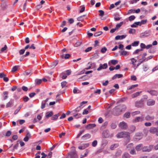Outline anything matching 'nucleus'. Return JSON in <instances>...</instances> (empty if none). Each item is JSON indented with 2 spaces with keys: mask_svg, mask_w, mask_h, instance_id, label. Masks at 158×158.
<instances>
[{
  "mask_svg": "<svg viewBox=\"0 0 158 158\" xmlns=\"http://www.w3.org/2000/svg\"><path fill=\"white\" fill-rule=\"evenodd\" d=\"M143 147V145L142 144H139L136 146L135 148L136 151H139L142 150Z\"/></svg>",
  "mask_w": 158,
  "mask_h": 158,
  "instance_id": "15",
  "label": "nucleus"
},
{
  "mask_svg": "<svg viewBox=\"0 0 158 158\" xmlns=\"http://www.w3.org/2000/svg\"><path fill=\"white\" fill-rule=\"evenodd\" d=\"M143 135L142 134L138 133L135 134L134 137V140L135 141H138L142 139Z\"/></svg>",
  "mask_w": 158,
  "mask_h": 158,
  "instance_id": "5",
  "label": "nucleus"
},
{
  "mask_svg": "<svg viewBox=\"0 0 158 158\" xmlns=\"http://www.w3.org/2000/svg\"><path fill=\"white\" fill-rule=\"evenodd\" d=\"M118 146V144H114L113 145H112L110 147V148L111 150H113L115 148H117Z\"/></svg>",
  "mask_w": 158,
  "mask_h": 158,
  "instance_id": "30",
  "label": "nucleus"
},
{
  "mask_svg": "<svg viewBox=\"0 0 158 158\" xmlns=\"http://www.w3.org/2000/svg\"><path fill=\"white\" fill-rule=\"evenodd\" d=\"M19 145V141L17 142L16 143L14 146L13 149L11 150V152H14L15 150L17 149Z\"/></svg>",
  "mask_w": 158,
  "mask_h": 158,
  "instance_id": "26",
  "label": "nucleus"
},
{
  "mask_svg": "<svg viewBox=\"0 0 158 158\" xmlns=\"http://www.w3.org/2000/svg\"><path fill=\"white\" fill-rule=\"evenodd\" d=\"M8 92L7 91H5L3 93V96L4 100H6L8 97Z\"/></svg>",
  "mask_w": 158,
  "mask_h": 158,
  "instance_id": "25",
  "label": "nucleus"
},
{
  "mask_svg": "<svg viewBox=\"0 0 158 158\" xmlns=\"http://www.w3.org/2000/svg\"><path fill=\"white\" fill-rule=\"evenodd\" d=\"M116 136L118 138H126L127 143H129L130 140V135L127 132L123 131L119 132L116 135Z\"/></svg>",
  "mask_w": 158,
  "mask_h": 158,
  "instance_id": "1",
  "label": "nucleus"
},
{
  "mask_svg": "<svg viewBox=\"0 0 158 158\" xmlns=\"http://www.w3.org/2000/svg\"><path fill=\"white\" fill-rule=\"evenodd\" d=\"M135 16L134 15H131L129 17V20L130 21L134 20L135 19Z\"/></svg>",
  "mask_w": 158,
  "mask_h": 158,
  "instance_id": "49",
  "label": "nucleus"
},
{
  "mask_svg": "<svg viewBox=\"0 0 158 158\" xmlns=\"http://www.w3.org/2000/svg\"><path fill=\"white\" fill-rule=\"evenodd\" d=\"M42 82V80L41 79H36L35 80V82L36 85H40L41 83Z\"/></svg>",
  "mask_w": 158,
  "mask_h": 158,
  "instance_id": "29",
  "label": "nucleus"
},
{
  "mask_svg": "<svg viewBox=\"0 0 158 158\" xmlns=\"http://www.w3.org/2000/svg\"><path fill=\"white\" fill-rule=\"evenodd\" d=\"M147 19L144 20H142L140 22V26H141L142 24H145L147 23Z\"/></svg>",
  "mask_w": 158,
  "mask_h": 158,
  "instance_id": "51",
  "label": "nucleus"
},
{
  "mask_svg": "<svg viewBox=\"0 0 158 158\" xmlns=\"http://www.w3.org/2000/svg\"><path fill=\"white\" fill-rule=\"evenodd\" d=\"M31 134L29 132H28L26 135L25 137L24 138L23 140L25 142L28 141L29 139L31 137Z\"/></svg>",
  "mask_w": 158,
  "mask_h": 158,
  "instance_id": "16",
  "label": "nucleus"
},
{
  "mask_svg": "<svg viewBox=\"0 0 158 158\" xmlns=\"http://www.w3.org/2000/svg\"><path fill=\"white\" fill-rule=\"evenodd\" d=\"M102 33V31H98V32H97L95 33L94 34V35L95 37H97V36H98L100 35Z\"/></svg>",
  "mask_w": 158,
  "mask_h": 158,
  "instance_id": "37",
  "label": "nucleus"
},
{
  "mask_svg": "<svg viewBox=\"0 0 158 158\" xmlns=\"http://www.w3.org/2000/svg\"><path fill=\"white\" fill-rule=\"evenodd\" d=\"M157 127H151L149 129V131L150 133L154 134L156 133Z\"/></svg>",
  "mask_w": 158,
  "mask_h": 158,
  "instance_id": "18",
  "label": "nucleus"
},
{
  "mask_svg": "<svg viewBox=\"0 0 158 158\" xmlns=\"http://www.w3.org/2000/svg\"><path fill=\"white\" fill-rule=\"evenodd\" d=\"M143 102V99H141L140 101H136L135 103V106L138 108L143 107L144 106Z\"/></svg>",
  "mask_w": 158,
  "mask_h": 158,
  "instance_id": "3",
  "label": "nucleus"
},
{
  "mask_svg": "<svg viewBox=\"0 0 158 158\" xmlns=\"http://www.w3.org/2000/svg\"><path fill=\"white\" fill-rule=\"evenodd\" d=\"M147 92L149 93L152 96H156L158 95V93L157 91L155 90H148L147 91Z\"/></svg>",
  "mask_w": 158,
  "mask_h": 158,
  "instance_id": "12",
  "label": "nucleus"
},
{
  "mask_svg": "<svg viewBox=\"0 0 158 158\" xmlns=\"http://www.w3.org/2000/svg\"><path fill=\"white\" fill-rule=\"evenodd\" d=\"M14 101L13 100H10V101L6 104V107L7 108L10 107L13 104Z\"/></svg>",
  "mask_w": 158,
  "mask_h": 158,
  "instance_id": "23",
  "label": "nucleus"
},
{
  "mask_svg": "<svg viewBox=\"0 0 158 158\" xmlns=\"http://www.w3.org/2000/svg\"><path fill=\"white\" fill-rule=\"evenodd\" d=\"M135 127L134 126H132L130 127V130L131 132H133L135 131Z\"/></svg>",
  "mask_w": 158,
  "mask_h": 158,
  "instance_id": "47",
  "label": "nucleus"
},
{
  "mask_svg": "<svg viewBox=\"0 0 158 158\" xmlns=\"http://www.w3.org/2000/svg\"><path fill=\"white\" fill-rule=\"evenodd\" d=\"M126 109V107L124 105L116 107L115 113H114V114L116 115H118L121 114L122 112L125 111Z\"/></svg>",
  "mask_w": 158,
  "mask_h": 158,
  "instance_id": "2",
  "label": "nucleus"
},
{
  "mask_svg": "<svg viewBox=\"0 0 158 158\" xmlns=\"http://www.w3.org/2000/svg\"><path fill=\"white\" fill-rule=\"evenodd\" d=\"M138 84H135L131 85V86L127 88V90H130L133 88H134L138 86Z\"/></svg>",
  "mask_w": 158,
  "mask_h": 158,
  "instance_id": "33",
  "label": "nucleus"
},
{
  "mask_svg": "<svg viewBox=\"0 0 158 158\" xmlns=\"http://www.w3.org/2000/svg\"><path fill=\"white\" fill-rule=\"evenodd\" d=\"M81 42L79 41H77L74 44V46L75 47H77L81 45Z\"/></svg>",
  "mask_w": 158,
  "mask_h": 158,
  "instance_id": "44",
  "label": "nucleus"
},
{
  "mask_svg": "<svg viewBox=\"0 0 158 158\" xmlns=\"http://www.w3.org/2000/svg\"><path fill=\"white\" fill-rule=\"evenodd\" d=\"M97 144V141L96 140H94L92 144V146L94 147H95Z\"/></svg>",
  "mask_w": 158,
  "mask_h": 158,
  "instance_id": "46",
  "label": "nucleus"
},
{
  "mask_svg": "<svg viewBox=\"0 0 158 158\" xmlns=\"http://www.w3.org/2000/svg\"><path fill=\"white\" fill-rule=\"evenodd\" d=\"M140 22H138L135 23L131 25V27H136V25L140 26Z\"/></svg>",
  "mask_w": 158,
  "mask_h": 158,
  "instance_id": "32",
  "label": "nucleus"
},
{
  "mask_svg": "<svg viewBox=\"0 0 158 158\" xmlns=\"http://www.w3.org/2000/svg\"><path fill=\"white\" fill-rule=\"evenodd\" d=\"M98 12L100 13L99 15L100 16H101V19L102 20H105L106 19V18L103 17V16L104 15V11L102 10H100L98 11Z\"/></svg>",
  "mask_w": 158,
  "mask_h": 158,
  "instance_id": "14",
  "label": "nucleus"
},
{
  "mask_svg": "<svg viewBox=\"0 0 158 158\" xmlns=\"http://www.w3.org/2000/svg\"><path fill=\"white\" fill-rule=\"evenodd\" d=\"M102 135H103L106 138L111 137L113 136L112 134L111 135L109 134V132L107 130L104 131L103 132Z\"/></svg>",
  "mask_w": 158,
  "mask_h": 158,
  "instance_id": "6",
  "label": "nucleus"
},
{
  "mask_svg": "<svg viewBox=\"0 0 158 158\" xmlns=\"http://www.w3.org/2000/svg\"><path fill=\"white\" fill-rule=\"evenodd\" d=\"M11 134V132L10 131H8L6 133V135L7 137L10 136Z\"/></svg>",
  "mask_w": 158,
  "mask_h": 158,
  "instance_id": "56",
  "label": "nucleus"
},
{
  "mask_svg": "<svg viewBox=\"0 0 158 158\" xmlns=\"http://www.w3.org/2000/svg\"><path fill=\"white\" fill-rule=\"evenodd\" d=\"M108 67V65L107 63H105L103 64H100L99 67L97 69V70L98 71H100L102 69H105Z\"/></svg>",
  "mask_w": 158,
  "mask_h": 158,
  "instance_id": "8",
  "label": "nucleus"
},
{
  "mask_svg": "<svg viewBox=\"0 0 158 158\" xmlns=\"http://www.w3.org/2000/svg\"><path fill=\"white\" fill-rule=\"evenodd\" d=\"M91 137V135L89 134H86L82 137L83 140H86L90 138Z\"/></svg>",
  "mask_w": 158,
  "mask_h": 158,
  "instance_id": "20",
  "label": "nucleus"
},
{
  "mask_svg": "<svg viewBox=\"0 0 158 158\" xmlns=\"http://www.w3.org/2000/svg\"><path fill=\"white\" fill-rule=\"evenodd\" d=\"M144 120V117L143 116H139L135 118L133 120V122L134 123H137L139 122H142Z\"/></svg>",
  "mask_w": 158,
  "mask_h": 158,
  "instance_id": "7",
  "label": "nucleus"
},
{
  "mask_svg": "<svg viewBox=\"0 0 158 158\" xmlns=\"http://www.w3.org/2000/svg\"><path fill=\"white\" fill-rule=\"evenodd\" d=\"M123 24V22H121L117 24L116 25L115 28L117 30Z\"/></svg>",
  "mask_w": 158,
  "mask_h": 158,
  "instance_id": "39",
  "label": "nucleus"
},
{
  "mask_svg": "<svg viewBox=\"0 0 158 158\" xmlns=\"http://www.w3.org/2000/svg\"><path fill=\"white\" fill-rule=\"evenodd\" d=\"M145 119L148 121H150L153 120L155 117L153 115H147L145 117Z\"/></svg>",
  "mask_w": 158,
  "mask_h": 158,
  "instance_id": "11",
  "label": "nucleus"
},
{
  "mask_svg": "<svg viewBox=\"0 0 158 158\" xmlns=\"http://www.w3.org/2000/svg\"><path fill=\"white\" fill-rule=\"evenodd\" d=\"M130 153L132 155H134L136 154V152L134 149H133L130 151Z\"/></svg>",
  "mask_w": 158,
  "mask_h": 158,
  "instance_id": "53",
  "label": "nucleus"
},
{
  "mask_svg": "<svg viewBox=\"0 0 158 158\" xmlns=\"http://www.w3.org/2000/svg\"><path fill=\"white\" fill-rule=\"evenodd\" d=\"M139 43V41H135L131 45L133 46H136L138 45Z\"/></svg>",
  "mask_w": 158,
  "mask_h": 158,
  "instance_id": "36",
  "label": "nucleus"
},
{
  "mask_svg": "<svg viewBox=\"0 0 158 158\" xmlns=\"http://www.w3.org/2000/svg\"><path fill=\"white\" fill-rule=\"evenodd\" d=\"M131 64H133V66H135V64L137 62V60L134 58H132L131 59Z\"/></svg>",
  "mask_w": 158,
  "mask_h": 158,
  "instance_id": "31",
  "label": "nucleus"
},
{
  "mask_svg": "<svg viewBox=\"0 0 158 158\" xmlns=\"http://www.w3.org/2000/svg\"><path fill=\"white\" fill-rule=\"evenodd\" d=\"M53 115V113L52 111L47 112L46 113L45 116L47 118L51 117Z\"/></svg>",
  "mask_w": 158,
  "mask_h": 158,
  "instance_id": "19",
  "label": "nucleus"
},
{
  "mask_svg": "<svg viewBox=\"0 0 158 158\" xmlns=\"http://www.w3.org/2000/svg\"><path fill=\"white\" fill-rule=\"evenodd\" d=\"M154 146L153 145H150L149 146H144L143 147L142 151L143 152H149L151 151L152 149L153 148Z\"/></svg>",
  "mask_w": 158,
  "mask_h": 158,
  "instance_id": "4",
  "label": "nucleus"
},
{
  "mask_svg": "<svg viewBox=\"0 0 158 158\" xmlns=\"http://www.w3.org/2000/svg\"><path fill=\"white\" fill-rule=\"evenodd\" d=\"M122 153L121 151V150L118 151L115 154V156H118L120 155Z\"/></svg>",
  "mask_w": 158,
  "mask_h": 158,
  "instance_id": "54",
  "label": "nucleus"
},
{
  "mask_svg": "<svg viewBox=\"0 0 158 158\" xmlns=\"http://www.w3.org/2000/svg\"><path fill=\"white\" fill-rule=\"evenodd\" d=\"M141 91L136 92L132 95V98H135L139 95L141 93Z\"/></svg>",
  "mask_w": 158,
  "mask_h": 158,
  "instance_id": "28",
  "label": "nucleus"
},
{
  "mask_svg": "<svg viewBox=\"0 0 158 158\" xmlns=\"http://www.w3.org/2000/svg\"><path fill=\"white\" fill-rule=\"evenodd\" d=\"M67 83V82L66 81H62V82H61V84L62 88H63L64 87H65L66 86Z\"/></svg>",
  "mask_w": 158,
  "mask_h": 158,
  "instance_id": "35",
  "label": "nucleus"
},
{
  "mask_svg": "<svg viewBox=\"0 0 158 158\" xmlns=\"http://www.w3.org/2000/svg\"><path fill=\"white\" fill-rule=\"evenodd\" d=\"M23 101L25 102H27L29 100V98H28V97H27V96H25L24 97H23Z\"/></svg>",
  "mask_w": 158,
  "mask_h": 158,
  "instance_id": "50",
  "label": "nucleus"
},
{
  "mask_svg": "<svg viewBox=\"0 0 158 158\" xmlns=\"http://www.w3.org/2000/svg\"><path fill=\"white\" fill-rule=\"evenodd\" d=\"M111 63L113 65H115L118 63V60H111Z\"/></svg>",
  "mask_w": 158,
  "mask_h": 158,
  "instance_id": "41",
  "label": "nucleus"
},
{
  "mask_svg": "<svg viewBox=\"0 0 158 158\" xmlns=\"http://www.w3.org/2000/svg\"><path fill=\"white\" fill-rule=\"evenodd\" d=\"M18 138V136L17 135H14L12 137V139L14 140H17Z\"/></svg>",
  "mask_w": 158,
  "mask_h": 158,
  "instance_id": "62",
  "label": "nucleus"
},
{
  "mask_svg": "<svg viewBox=\"0 0 158 158\" xmlns=\"http://www.w3.org/2000/svg\"><path fill=\"white\" fill-rule=\"evenodd\" d=\"M122 158H130V155L128 153H125L122 156Z\"/></svg>",
  "mask_w": 158,
  "mask_h": 158,
  "instance_id": "34",
  "label": "nucleus"
},
{
  "mask_svg": "<svg viewBox=\"0 0 158 158\" xmlns=\"http://www.w3.org/2000/svg\"><path fill=\"white\" fill-rule=\"evenodd\" d=\"M130 116V113L129 112H127L125 113L124 115V117L126 118H129Z\"/></svg>",
  "mask_w": 158,
  "mask_h": 158,
  "instance_id": "40",
  "label": "nucleus"
},
{
  "mask_svg": "<svg viewBox=\"0 0 158 158\" xmlns=\"http://www.w3.org/2000/svg\"><path fill=\"white\" fill-rule=\"evenodd\" d=\"M92 49V47H89L87 48L85 50V52H88L90 51H91Z\"/></svg>",
  "mask_w": 158,
  "mask_h": 158,
  "instance_id": "58",
  "label": "nucleus"
},
{
  "mask_svg": "<svg viewBox=\"0 0 158 158\" xmlns=\"http://www.w3.org/2000/svg\"><path fill=\"white\" fill-rule=\"evenodd\" d=\"M59 116L60 114L59 113H58L53 115L51 118V119L53 120H56Z\"/></svg>",
  "mask_w": 158,
  "mask_h": 158,
  "instance_id": "24",
  "label": "nucleus"
},
{
  "mask_svg": "<svg viewBox=\"0 0 158 158\" xmlns=\"http://www.w3.org/2000/svg\"><path fill=\"white\" fill-rule=\"evenodd\" d=\"M18 66H15L13 68H12L11 70V71L12 72H15L16 71L18 68Z\"/></svg>",
  "mask_w": 158,
  "mask_h": 158,
  "instance_id": "38",
  "label": "nucleus"
},
{
  "mask_svg": "<svg viewBox=\"0 0 158 158\" xmlns=\"http://www.w3.org/2000/svg\"><path fill=\"white\" fill-rule=\"evenodd\" d=\"M123 75L122 74H116L112 78V79L114 80L117 78H120L123 77Z\"/></svg>",
  "mask_w": 158,
  "mask_h": 158,
  "instance_id": "21",
  "label": "nucleus"
},
{
  "mask_svg": "<svg viewBox=\"0 0 158 158\" xmlns=\"http://www.w3.org/2000/svg\"><path fill=\"white\" fill-rule=\"evenodd\" d=\"M24 74L25 75L30 76L31 75L32 73L31 70H28L26 71Z\"/></svg>",
  "mask_w": 158,
  "mask_h": 158,
  "instance_id": "27",
  "label": "nucleus"
},
{
  "mask_svg": "<svg viewBox=\"0 0 158 158\" xmlns=\"http://www.w3.org/2000/svg\"><path fill=\"white\" fill-rule=\"evenodd\" d=\"M7 48V46L6 45H5L4 47L2 48L1 51V52H3Z\"/></svg>",
  "mask_w": 158,
  "mask_h": 158,
  "instance_id": "59",
  "label": "nucleus"
},
{
  "mask_svg": "<svg viewBox=\"0 0 158 158\" xmlns=\"http://www.w3.org/2000/svg\"><path fill=\"white\" fill-rule=\"evenodd\" d=\"M89 146L88 143L84 144L82 146L78 147V148L80 150L84 149L88 147Z\"/></svg>",
  "mask_w": 158,
  "mask_h": 158,
  "instance_id": "17",
  "label": "nucleus"
},
{
  "mask_svg": "<svg viewBox=\"0 0 158 158\" xmlns=\"http://www.w3.org/2000/svg\"><path fill=\"white\" fill-rule=\"evenodd\" d=\"M52 152H50L47 156V158H51L52 156Z\"/></svg>",
  "mask_w": 158,
  "mask_h": 158,
  "instance_id": "63",
  "label": "nucleus"
},
{
  "mask_svg": "<svg viewBox=\"0 0 158 158\" xmlns=\"http://www.w3.org/2000/svg\"><path fill=\"white\" fill-rule=\"evenodd\" d=\"M110 127L112 129H114L116 127V125L115 123H112L111 124Z\"/></svg>",
  "mask_w": 158,
  "mask_h": 158,
  "instance_id": "48",
  "label": "nucleus"
},
{
  "mask_svg": "<svg viewBox=\"0 0 158 158\" xmlns=\"http://www.w3.org/2000/svg\"><path fill=\"white\" fill-rule=\"evenodd\" d=\"M129 32L130 34H135V30L134 29H131L129 30Z\"/></svg>",
  "mask_w": 158,
  "mask_h": 158,
  "instance_id": "42",
  "label": "nucleus"
},
{
  "mask_svg": "<svg viewBox=\"0 0 158 158\" xmlns=\"http://www.w3.org/2000/svg\"><path fill=\"white\" fill-rule=\"evenodd\" d=\"M76 118H78L81 117V114L79 113L77 114L73 115Z\"/></svg>",
  "mask_w": 158,
  "mask_h": 158,
  "instance_id": "43",
  "label": "nucleus"
},
{
  "mask_svg": "<svg viewBox=\"0 0 158 158\" xmlns=\"http://www.w3.org/2000/svg\"><path fill=\"white\" fill-rule=\"evenodd\" d=\"M62 75V78L63 79H65L67 77V76L66 74L64 73H62L61 74Z\"/></svg>",
  "mask_w": 158,
  "mask_h": 158,
  "instance_id": "52",
  "label": "nucleus"
},
{
  "mask_svg": "<svg viewBox=\"0 0 158 158\" xmlns=\"http://www.w3.org/2000/svg\"><path fill=\"white\" fill-rule=\"evenodd\" d=\"M144 125L146 127H150L152 125V123L150 122H146L144 123Z\"/></svg>",
  "mask_w": 158,
  "mask_h": 158,
  "instance_id": "55",
  "label": "nucleus"
},
{
  "mask_svg": "<svg viewBox=\"0 0 158 158\" xmlns=\"http://www.w3.org/2000/svg\"><path fill=\"white\" fill-rule=\"evenodd\" d=\"M25 49H22L20 50L19 51V53L20 55H23L24 54L25 52Z\"/></svg>",
  "mask_w": 158,
  "mask_h": 158,
  "instance_id": "57",
  "label": "nucleus"
},
{
  "mask_svg": "<svg viewBox=\"0 0 158 158\" xmlns=\"http://www.w3.org/2000/svg\"><path fill=\"white\" fill-rule=\"evenodd\" d=\"M95 124H89L87 125L85 127L86 128L90 129L96 126Z\"/></svg>",
  "mask_w": 158,
  "mask_h": 158,
  "instance_id": "22",
  "label": "nucleus"
},
{
  "mask_svg": "<svg viewBox=\"0 0 158 158\" xmlns=\"http://www.w3.org/2000/svg\"><path fill=\"white\" fill-rule=\"evenodd\" d=\"M6 75L4 73H0V78H4V77H6Z\"/></svg>",
  "mask_w": 158,
  "mask_h": 158,
  "instance_id": "60",
  "label": "nucleus"
},
{
  "mask_svg": "<svg viewBox=\"0 0 158 158\" xmlns=\"http://www.w3.org/2000/svg\"><path fill=\"white\" fill-rule=\"evenodd\" d=\"M36 94L34 92H32L30 93L29 94V96L30 98H32Z\"/></svg>",
  "mask_w": 158,
  "mask_h": 158,
  "instance_id": "61",
  "label": "nucleus"
},
{
  "mask_svg": "<svg viewBox=\"0 0 158 158\" xmlns=\"http://www.w3.org/2000/svg\"><path fill=\"white\" fill-rule=\"evenodd\" d=\"M119 126L120 128L123 129H126L127 127V123L124 122H122L120 123Z\"/></svg>",
  "mask_w": 158,
  "mask_h": 158,
  "instance_id": "9",
  "label": "nucleus"
},
{
  "mask_svg": "<svg viewBox=\"0 0 158 158\" xmlns=\"http://www.w3.org/2000/svg\"><path fill=\"white\" fill-rule=\"evenodd\" d=\"M107 48L105 47H103L101 49V52L102 53H105L106 51H107Z\"/></svg>",
  "mask_w": 158,
  "mask_h": 158,
  "instance_id": "45",
  "label": "nucleus"
},
{
  "mask_svg": "<svg viewBox=\"0 0 158 158\" xmlns=\"http://www.w3.org/2000/svg\"><path fill=\"white\" fill-rule=\"evenodd\" d=\"M70 158H77V156L75 151L69 153Z\"/></svg>",
  "mask_w": 158,
  "mask_h": 158,
  "instance_id": "13",
  "label": "nucleus"
},
{
  "mask_svg": "<svg viewBox=\"0 0 158 158\" xmlns=\"http://www.w3.org/2000/svg\"><path fill=\"white\" fill-rule=\"evenodd\" d=\"M155 103V101L154 100L152 99H148L147 102V104L148 106L154 105Z\"/></svg>",
  "mask_w": 158,
  "mask_h": 158,
  "instance_id": "10",
  "label": "nucleus"
},
{
  "mask_svg": "<svg viewBox=\"0 0 158 158\" xmlns=\"http://www.w3.org/2000/svg\"><path fill=\"white\" fill-rule=\"evenodd\" d=\"M41 154L42 155V156L41 157V158H45L47 156V155L43 152L41 153Z\"/></svg>",
  "mask_w": 158,
  "mask_h": 158,
  "instance_id": "64",
  "label": "nucleus"
}]
</instances>
